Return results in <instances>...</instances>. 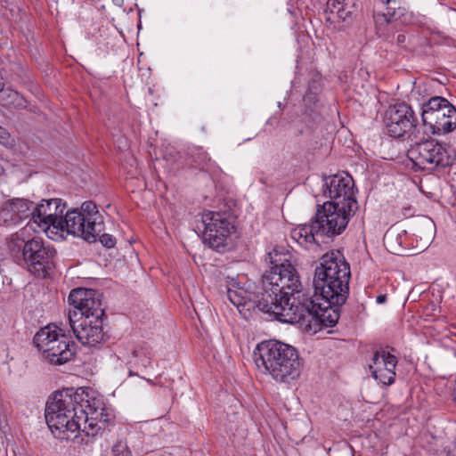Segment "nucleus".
Wrapping results in <instances>:
<instances>
[{
	"label": "nucleus",
	"mask_w": 456,
	"mask_h": 456,
	"mask_svg": "<svg viewBox=\"0 0 456 456\" xmlns=\"http://www.w3.org/2000/svg\"><path fill=\"white\" fill-rule=\"evenodd\" d=\"M274 268L265 275L264 297L259 305L273 311L274 319L284 323L299 324L305 331L317 333L333 327L338 321L339 307L349 293L350 266L340 251L322 256L315 268L314 295L302 291L297 269L291 263Z\"/></svg>",
	"instance_id": "1"
},
{
	"label": "nucleus",
	"mask_w": 456,
	"mask_h": 456,
	"mask_svg": "<svg viewBox=\"0 0 456 456\" xmlns=\"http://www.w3.org/2000/svg\"><path fill=\"white\" fill-rule=\"evenodd\" d=\"M114 419L102 398L89 389L72 387L57 391L46 405L45 420L51 431L61 439L69 433L81 432L95 437Z\"/></svg>",
	"instance_id": "2"
},
{
	"label": "nucleus",
	"mask_w": 456,
	"mask_h": 456,
	"mask_svg": "<svg viewBox=\"0 0 456 456\" xmlns=\"http://www.w3.org/2000/svg\"><path fill=\"white\" fill-rule=\"evenodd\" d=\"M253 360L259 373L286 386L297 381L304 368L297 349L276 339L258 343L253 350Z\"/></svg>",
	"instance_id": "3"
},
{
	"label": "nucleus",
	"mask_w": 456,
	"mask_h": 456,
	"mask_svg": "<svg viewBox=\"0 0 456 456\" xmlns=\"http://www.w3.org/2000/svg\"><path fill=\"white\" fill-rule=\"evenodd\" d=\"M356 208L338 207L332 204L319 206L314 221L294 228L290 236L298 245L305 248L318 244V237H333L341 234Z\"/></svg>",
	"instance_id": "4"
},
{
	"label": "nucleus",
	"mask_w": 456,
	"mask_h": 456,
	"mask_svg": "<svg viewBox=\"0 0 456 456\" xmlns=\"http://www.w3.org/2000/svg\"><path fill=\"white\" fill-rule=\"evenodd\" d=\"M34 232L37 231L32 224L20 229L12 236L9 248L20 265L36 273L43 271L45 264L54 257L56 251L41 238L33 236Z\"/></svg>",
	"instance_id": "5"
},
{
	"label": "nucleus",
	"mask_w": 456,
	"mask_h": 456,
	"mask_svg": "<svg viewBox=\"0 0 456 456\" xmlns=\"http://www.w3.org/2000/svg\"><path fill=\"white\" fill-rule=\"evenodd\" d=\"M103 216L99 212L96 204L86 201L80 209L65 211L61 219V234L60 240L65 238V233L80 237L89 242L96 241L97 236L103 232Z\"/></svg>",
	"instance_id": "6"
},
{
	"label": "nucleus",
	"mask_w": 456,
	"mask_h": 456,
	"mask_svg": "<svg viewBox=\"0 0 456 456\" xmlns=\"http://www.w3.org/2000/svg\"><path fill=\"white\" fill-rule=\"evenodd\" d=\"M36 347L42 352L43 357L53 364H63L75 354L74 343L62 330L53 324L41 328L33 338Z\"/></svg>",
	"instance_id": "7"
},
{
	"label": "nucleus",
	"mask_w": 456,
	"mask_h": 456,
	"mask_svg": "<svg viewBox=\"0 0 456 456\" xmlns=\"http://www.w3.org/2000/svg\"><path fill=\"white\" fill-rule=\"evenodd\" d=\"M289 252H286L283 248L278 249L273 248L272 251L268 253L266 261H268L271 265V267L268 271H266L263 276L261 281V288L257 292L254 299L248 297V293L243 288L240 287L236 281H232L227 289V297L229 301L235 305L240 312L243 310H250L251 308L256 307L263 313L268 314L274 317V313L272 311H265L259 305V301L264 297V293L265 289L264 288V279L265 275L270 273V272L273 271L274 268L281 269L280 267L285 265L284 263H290L289 260Z\"/></svg>",
	"instance_id": "8"
},
{
	"label": "nucleus",
	"mask_w": 456,
	"mask_h": 456,
	"mask_svg": "<svg viewBox=\"0 0 456 456\" xmlns=\"http://www.w3.org/2000/svg\"><path fill=\"white\" fill-rule=\"evenodd\" d=\"M421 120L433 134H444L456 128V108L444 97L433 96L422 103Z\"/></svg>",
	"instance_id": "9"
},
{
	"label": "nucleus",
	"mask_w": 456,
	"mask_h": 456,
	"mask_svg": "<svg viewBox=\"0 0 456 456\" xmlns=\"http://www.w3.org/2000/svg\"><path fill=\"white\" fill-rule=\"evenodd\" d=\"M65 211L66 204L61 199L42 200L30 211L31 224L45 232L49 239L58 240L61 234V219Z\"/></svg>",
	"instance_id": "10"
},
{
	"label": "nucleus",
	"mask_w": 456,
	"mask_h": 456,
	"mask_svg": "<svg viewBox=\"0 0 456 456\" xmlns=\"http://www.w3.org/2000/svg\"><path fill=\"white\" fill-rule=\"evenodd\" d=\"M407 155L415 167L429 171L450 166L454 159L444 145L433 140L415 143Z\"/></svg>",
	"instance_id": "11"
},
{
	"label": "nucleus",
	"mask_w": 456,
	"mask_h": 456,
	"mask_svg": "<svg viewBox=\"0 0 456 456\" xmlns=\"http://www.w3.org/2000/svg\"><path fill=\"white\" fill-rule=\"evenodd\" d=\"M202 222L204 238L209 246L215 249L225 247L234 230L230 216L225 212L207 211L202 214Z\"/></svg>",
	"instance_id": "12"
},
{
	"label": "nucleus",
	"mask_w": 456,
	"mask_h": 456,
	"mask_svg": "<svg viewBox=\"0 0 456 456\" xmlns=\"http://www.w3.org/2000/svg\"><path fill=\"white\" fill-rule=\"evenodd\" d=\"M323 195L329 199L323 204L338 207L356 208L358 203L354 194V183L351 176L333 175L326 178L322 185Z\"/></svg>",
	"instance_id": "13"
},
{
	"label": "nucleus",
	"mask_w": 456,
	"mask_h": 456,
	"mask_svg": "<svg viewBox=\"0 0 456 456\" xmlns=\"http://www.w3.org/2000/svg\"><path fill=\"white\" fill-rule=\"evenodd\" d=\"M385 125L388 134L400 138L415 128L418 118L411 107L404 102L390 106L385 114Z\"/></svg>",
	"instance_id": "14"
},
{
	"label": "nucleus",
	"mask_w": 456,
	"mask_h": 456,
	"mask_svg": "<svg viewBox=\"0 0 456 456\" xmlns=\"http://www.w3.org/2000/svg\"><path fill=\"white\" fill-rule=\"evenodd\" d=\"M69 302L74 306L71 311L73 319L80 315L89 318H102L104 310L101 300L97 297V292L94 289L78 288L70 291Z\"/></svg>",
	"instance_id": "15"
},
{
	"label": "nucleus",
	"mask_w": 456,
	"mask_h": 456,
	"mask_svg": "<svg viewBox=\"0 0 456 456\" xmlns=\"http://www.w3.org/2000/svg\"><path fill=\"white\" fill-rule=\"evenodd\" d=\"M68 319L73 333L83 345L94 346L103 340L102 318L83 316L78 320H75L73 319L71 310H69Z\"/></svg>",
	"instance_id": "16"
},
{
	"label": "nucleus",
	"mask_w": 456,
	"mask_h": 456,
	"mask_svg": "<svg viewBox=\"0 0 456 456\" xmlns=\"http://www.w3.org/2000/svg\"><path fill=\"white\" fill-rule=\"evenodd\" d=\"M397 358L385 350L376 351L369 364L372 378L384 387L391 386L395 381V369Z\"/></svg>",
	"instance_id": "17"
},
{
	"label": "nucleus",
	"mask_w": 456,
	"mask_h": 456,
	"mask_svg": "<svg viewBox=\"0 0 456 456\" xmlns=\"http://www.w3.org/2000/svg\"><path fill=\"white\" fill-rule=\"evenodd\" d=\"M33 202L24 199H12L0 207V225L12 227L30 216Z\"/></svg>",
	"instance_id": "18"
},
{
	"label": "nucleus",
	"mask_w": 456,
	"mask_h": 456,
	"mask_svg": "<svg viewBox=\"0 0 456 456\" xmlns=\"http://www.w3.org/2000/svg\"><path fill=\"white\" fill-rule=\"evenodd\" d=\"M326 13L327 20L335 22L336 20L345 21L350 17L352 12L347 8L345 0H328Z\"/></svg>",
	"instance_id": "19"
},
{
	"label": "nucleus",
	"mask_w": 456,
	"mask_h": 456,
	"mask_svg": "<svg viewBox=\"0 0 456 456\" xmlns=\"http://www.w3.org/2000/svg\"><path fill=\"white\" fill-rule=\"evenodd\" d=\"M0 105L4 107L21 108L25 107L26 100L17 91L5 88L0 96Z\"/></svg>",
	"instance_id": "20"
},
{
	"label": "nucleus",
	"mask_w": 456,
	"mask_h": 456,
	"mask_svg": "<svg viewBox=\"0 0 456 456\" xmlns=\"http://www.w3.org/2000/svg\"><path fill=\"white\" fill-rule=\"evenodd\" d=\"M112 456H133L127 443L124 440H118L111 449Z\"/></svg>",
	"instance_id": "21"
},
{
	"label": "nucleus",
	"mask_w": 456,
	"mask_h": 456,
	"mask_svg": "<svg viewBox=\"0 0 456 456\" xmlns=\"http://www.w3.org/2000/svg\"><path fill=\"white\" fill-rule=\"evenodd\" d=\"M98 238L101 243L108 248H111L116 245V239L110 234L102 233V232L100 235L97 236V239Z\"/></svg>",
	"instance_id": "22"
},
{
	"label": "nucleus",
	"mask_w": 456,
	"mask_h": 456,
	"mask_svg": "<svg viewBox=\"0 0 456 456\" xmlns=\"http://www.w3.org/2000/svg\"><path fill=\"white\" fill-rule=\"evenodd\" d=\"M12 141L8 131L0 126V143L5 146H12Z\"/></svg>",
	"instance_id": "23"
},
{
	"label": "nucleus",
	"mask_w": 456,
	"mask_h": 456,
	"mask_svg": "<svg viewBox=\"0 0 456 456\" xmlns=\"http://www.w3.org/2000/svg\"><path fill=\"white\" fill-rule=\"evenodd\" d=\"M132 354H133L134 357L146 356L148 358V363L151 362H150V360H151V357H150L151 353L147 349H144V348L134 349V350H133Z\"/></svg>",
	"instance_id": "24"
},
{
	"label": "nucleus",
	"mask_w": 456,
	"mask_h": 456,
	"mask_svg": "<svg viewBox=\"0 0 456 456\" xmlns=\"http://www.w3.org/2000/svg\"><path fill=\"white\" fill-rule=\"evenodd\" d=\"M407 36L405 34H399L396 37V43L399 45H403L407 41Z\"/></svg>",
	"instance_id": "25"
},
{
	"label": "nucleus",
	"mask_w": 456,
	"mask_h": 456,
	"mask_svg": "<svg viewBox=\"0 0 456 456\" xmlns=\"http://www.w3.org/2000/svg\"><path fill=\"white\" fill-rule=\"evenodd\" d=\"M386 300H387L386 295H379L377 297V303H379V304H383L386 302Z\"/></svg>",
	"instance_id": "26"
},
{
	"label": "nucleus",
	"mask_w": 456,
	"mask_h": 456,
	"mask_svg": "<svg viewBox=\"0 0 456 456\" xmlns=\"http://www.w3.org/2000/svg\"><path fill=\"white\" fill-rule=\"evenodd\" d=\"M452 395L453 401L456 402V379H455V386L453 387Z\"/></svg>",
	"instance_id": "27"
},
{
	"label": "nucleus",
	"mask_w": 456,
	"mask_h": 456,
	"mask_svg": "<svg viewBox=\"0 0 456 456\" xmlns=\"http://www.w3.org/2000/svg\"><path fill=\"white\" fill-rule=\"evenodd\" d=\"M4 168L2 165V163L0 162V178L4 175Z\"/></svg>",
	"instance_id": "28"
},
{
	"label": "nucleus",
	"mask_w": 456,
	"mask_h": 456,
	"mask_svg": "<svg viewBox=\"0 0 456 456\" xmlns=\"http://www.w3.org/2000/svg\"><path fill=\"white\" fill-rule=\"evenodd\" d=\"M117 4H120L123 3V0H113Z\"/></svg>",
	"instance_id": "29"
},
{
	"label": "nucleus",
	"mask_w": 456,
	"mask_h": 456,
	"mask_svg": "<svg viewBox=\"0 0 456 456\" xmlns=\"http://www.w3.org/2000/svg\"><path fill=\"white\" fill-rule=\"evenodd\" d=\"M147 381H148L150 384H151V385L153 384V383H152V381H151V379H148Z\"/></svg>",
	"instance_id": "30"
}]
</instances>
